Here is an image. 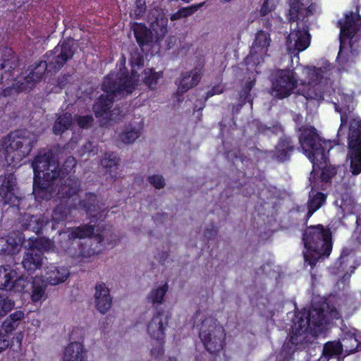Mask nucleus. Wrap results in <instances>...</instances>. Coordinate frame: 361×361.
<instances>
[{
	"instance_id": "dca6fc26",
	"label": "nucleus",
	"mask_w": 361,
	"mask_h": 361,
	"mask_svg": "<svg viewBox=\"0 0 361 361\" xmlns=\"http://www.w3.org/2000/svg\"><path fill=\"white\" fill-rule=\"evenodd\" d=\"M169 326V318L164 312H158L149 320L146 332L151 339L161 342L166 336Z\"/></svg>"
},
{
	"instance_id": "6e6d98bb",
	"label": "nucleus",
	"mask_w": 361,
	"mask_h": 361,
	"mask_svg": "<svg viewBox=\"0 0 361 361\" xmlns=\"http://www.w3.org/2000/svg\"><path fill=\"white\" fill-rule=\"evenodd\" d=\"M0 66H1V68L4 69V68H8V69H10V68H13L15 67V63L14 62H9L8 61H6V59L4 60V63H1L0 64Z\"/></svg>"
},
{
	"instance_id": "c03bdc74",
	"label": "nucleus",
	"mask_w": 361,
	"mask_h": 361,
	"mask_svg": "<svg viewBox=\"0 0 361 361\" xmlns=\"http://www.w3.org/2000/svg\"><path fill=\"white\" fill-rule=\"evenodd\" d=\"M119 159L114 153L105 154L101 159V165L109 170L116 167L118 163Z\"/></svg>"
},
{
	"instance_id": "423d86ee",
	"label": "nucleus",
	"mask_w": 361,
	"mask_h": 361,
	"mask_svg": "<svg viewBox=\"0 0 361 361\" xmlns=\"http://www.w3.org/2000/svg\"><path fill=\"white\" fill-rule=\"evenodd\" d=\"M300 147L305 156L312 164V173L322 170L321 177L323 181L328 182L336 173L331 166H327L326 150L332 148L331 141L322 140L313 127H305L299 137Z\"/></svg>"
},
{
	"instance_id": "49530a36",
	"label": "nucleus",
	"mask_w": 361,
	"mask_h": 361,
	"mask_svg": "<svg viewBox=\"0 0 361 361\" xmlns=\"http://www.w3.org/2000/svg\"><path fill=\"white\" fill-rule=\"evenodd\" d=\"M148 180L157 189H161L165 186V180L160 175H153L148 178Z\"/></svg>"
},
{
	"instance_id": "37998d69",
	"label": "nucleus",
	"mask_w": 361,
	"mask_h": 361,
	"mask_svg": "<svg viewBox=\"0 0 361 361\" xmlns=\"http://www.w3.org/2000/svg\"><path fill=\"white\" fill-rule=\"evenodd\" d=\"M15 279L16 280L14 281H11V286L8 288V290H13L15 292L19 293L23 292L27 285V277L22 275Z\"/></svg>"
},
{
	"instance_id": "c85d7f7f",
	"label": "nucleus",
	"mask_w": 361,
	"mask_h": 361,
	"mask_svg": "<svg viewBox=\"0 0 361 361\" xmlns=\"http://www.w3.org/2000/svg\"><path fill=\"white\" fill-rule=\"evenodd\" d=\"M48 224L42 215H30L25 214L21 219V225L25 230L38 233Z\"/></svg>"
},
{
	"instance_id": "0eeeda50",
	"label": "nucleus",
	"mask_w": 361,
	"mask_h": 361,
	"mask_svg": "<svg viewBox=\"0 0 361 361\" xmlns=\"http://www.w3.org/2000/svg\"><path fill=\"white\" fill-rule=\"evenodd\" d=\"M332 69V66L326 61H322L317 67L303 68L304 78L301 80L302 88L300 90L306 99L321 100L325 94L330 92Z\"/></svg>"
},
{
	"instance_id": "9d476101",
	"label": "nucleus",
	"mask_w": 361,
	"mask_h": 361,
	"mask_svg": "<svg viewBox=\"0 0 361 361\" xmlns=\"http://www.w3.org/2000/svg\"><path fill=\"white\" fill-rule=\"evenodd\" d=\"M225 333L223 327L216 319L205 317L200 328V338L205 348L211 353H216L223 349Z\"/></svg>"
},
{
	"instance_id": "4d7b16f0",
	"label": "nucleus",
	"mask_w": 361,
	"mask_h": 361,
	"mask_svg": "<svg viewBox=\"0 0 361 361\" xmlns=\"http://www.w3.org/2000/svg\"><path fill=\"white\" fill-rule=\"evenodd\" d=\"M137 7H138V11H135V16L140 15L145 11L144 5L142 4V0H137Z\"/></svg>"
},
{
	"instance_id": "338daca9",
	"label": "nucleus",
	"mask_w": 361,
	"mask_h": 361,
	"mask_svg": "<svg viewBox=\"0 0 361 361\" xmlns=\"http://www.w3.org/2000/svg\"><path fill=\"white\" fill-rule=\"evenodd\" d=\"M231 0H221L222 2L224 3H227V2H229Z\"/></svg>"
},
{
	"instance_id": "2f4dec72",
	"label": "nucleus",
	"mask_w": 361,
	"mask_h": 361,
	"mask_svg": "<svg viewBox=\"0 0 361 361\" xmlns=\"http://www.w3.org/2000/svg\"><path fill=\"white\" fill-rule=\"evenodd\" d=\"M16 269L9 265L0 266V289H6L11 286L12 280L18 276Z\"/></svg>"
},
{
	"instance_id": "bb28decb",
	"label": "nucleus",
	"mask_w": 361,
	"mask_h": 361,
	"mask_svg": "<svg viewBox=\"0 0 361 361\" xmlns=\"http://www.w3.org/2000/svg\"><path fill=\"white\" fill-rule=\"evenodd\" d=\"M103 238L101 235H92L81 246L80 255L89 257L101 252L103 248Z\"/></svg>"
},
{
	"instance_id": "20e7f679",
	"label": "nucleus",
	"mask_w": 361,
	"mask_h": 361,
	"mask_svg": "<svg viewBox=\"0 0 361 361\" xmlns=\"http://www.w3.org/2000/svg\"><path fill=\"white\" fill-rule=\"evenodd\" d=\"M76 161L73 157H69L64 165L63 171L59 170L58 159L56 155L49 151L43 154L38 155L32 163L34 171L33 193L37 198L49 200L52 195V187L47 183H41L42 180L49 183L56 179L61 173H68L75 166Z\"/></svg>"
},
{
	"instance_id": "6e6552de",
	"label": "nucleus",
	"mask_w": 361,
	"mask_h": 361,
	"mask_svg": "<svg viewBox=\"0 0 361 361\" xmlns=\"http://www.w3.org/2000/svg\"><path fill=\"white\" fill-rule=\"evenodd\" d=\"M305 251L304 258L305 263L311 267L321 258L329 256L331 249V235L329 229L322 225L308 227L302 238Z\"/></svg>"
},
{
	"instance_id": "c9c22d12",
	"label": "nucleus",
	"mask_w": 361,
	"mask_h": 361,
	"mask_svg": "<svg viewBox=\"0 0 361 361\" xmlns=\"http://www.w3.org/2000/svg\"><path fill=\"white\" fill-rule=\"evenodd\" d=\"M326 201V197L321 192L314 195L313 192L310 194V199L307 202V216L310 217L314 212L319 209Z\"/></svg>"
},
{
	"instance_id": "a878e982",
	"label": "nucleus",
	"mask_w": 361,
	"mask_h": 361,
	"mask_svg": "<svg viewBox=\"0 0 361 361\" xmlns=\"http://www.w3.org/2000/svg\"><path fill=\"white\" fill-rule=\"evenodd\" d=\"M202 74L200 68H195L190 72H187L181 75L178 84V92L183 93L197 85L201 79Z\"/></svg>"
},
{
	"instance_id": "de8ad7c7",
	"label": "nucleus",
	"mask_w": 361,
	"mask_h": 361,
	"mask_svg": "<svg viewBox=\"0 0 361 361\" xmlns=\"http://www.w3.org/2000/svg\"><path fill=\"white\" fill-rule=\"evenodd\" d=\"M203 5V3L192 5L188 7H184L180 8V13L183 18H186L190 16L193 13H195L199 8H200Z\"/></svg>"
},
{
	"instance_id": "bf43d9fd",
	"label": "nucleus",
	"mask_w": 361,
	"mask_h": 361,
	"mask_svg": "<svg viewBox=\"0 0 361 361\" xmlns=\"http://www.w3.org/2000/svg\"><path fill=\"white\" fill-rule=\"evenodd\" d=\"M74 206L75 207H80V208H83V209H86L87 211H90V207L88 206L85 202L83 201H79V204L78 205L75 202L73 203Z\"/></svg>"
},
{
	"instance_id": "13d9d810",
	"label": "nucleus",
	"mask_w": 361,
	"mask_h": 361,
	"mask_svg": "<svg viewBox=\"0 0 361 361\" xmlns=\"http://www.w3.org/2000/svg\"><path fill=\"white\" fill-rule=\"evenodd\" d=\"M353 62L351 61L346 60L341 66V68L345 71H349L352 68Z\"/></svg>"
},
{
	"instance_id": "774afa93",
	"label": "nucleus",
	"mask_w": 361,
	"mask_h": 361,
	"mask_svg": "<svg viewBox=\"0 0 361 361\" xmlns=\"http://www.w3.org/2000/svg\"><path fill=\"white\" fill-rule=\"evenodd\" d=\"M168 361H176L173 358H170Z\"/></svg>"
},
{
	"instance_id": "cd10ccee",
	"label": "nucleus",
	"mask_w": 361,
	"mask_h": 361,
	"mask_svg": "<svg viewBox=\"0 0 361 361\" xmlns=\"http://www.w3.org/2000/svg\"><path fill=\"white\" fill-rule=\"evenodd\" d=\"M341 343L346 353H353L361 346V336L355 329L348 330L344 332Z\"/></svg>"
},
{
	"instance_id": "8fccbe9b",
	"label": "nucleus",
	"mask_w": 361,
	"mask_h": 361,
	"mask_svg": "<svg viewBox=\"0 0 361 361\" xmlns=\"http://www.w3.org/2000/svg\"><path fill=\"white\" fill-rule=\"evenodd\" d=\"M92 117L91 116H79L78 118V124L83 128H89L92 123Z\"/></svg>"
},
{
	"instance_id": "4be33fe9",
	"label": "nucleus",
	"mask_w": 361,
	"mask_h": 361,
	"mask_svg": "<svg viewBox=\"0 0 361 361\" xmlns=\"http://www.w3.org/2000/svg\"><path fill=\"white\" fill-rule=\"evenodd\" d=\"M149 20L154 39H162L167 33L168 18L165 12L161 9L152 10Z\"/></svg>"
},
{
	"instance_id": "e2e57ef3",
	"label": "nucleus",
	"mask_w": 361,
	"mask_h": 361,
	"mask_svg": "<svg viewBox=\"0 0 361 361\" xmlns=\"http://www.w3.org/2000/svg\"><path fill=\"white\" fill-rule=\"evenodd\" d=\"M204 318V315L202 312H198L195 315V319L202 320Z\"/></svg>"
},
{
	"instance_id": "5701e85b",
	"label": "nucleus",
	"mask_w": 361,
	"mask_h": 361,
	"mask_svg": "<svg viewBox=\"0 0 361 361\" xmlns=\"http://www.w3.org/2000/svg\"><path fill=\"white\" fill-rule=\"evenodd\" d=\"M94 228L93 226L89 224H85L80 226L68 228L66 231L59 233V235L61 238H68V240L66 243H61V247L67 250L69 247V243L71 240L75 239H89L94 233Z\"/></svg>"
},
{
	"instance_id": "aec40b11",
	"label": "nucleus",
	"mask_w": 361,
	"mask_h": 361,
	"mask_svg": "<svg viewBox=\"0 0 361 361\" xmlns=\"http://www.w3.org/2000/svg\"><path fill=\"white\" fill-rule=\"evenodd\" d=\"M70 275L69 269L62 265L49 264L43 271V277L47 283L56 286L64 283Z\"/></svg>"
},
{
	"instance_id": "39448f33",
	"label": "nucleus",
	"mask_w": 361,
	"mask_h": 361,
	"mask_svg": "<svg viewBox=\"0 0 361 361\" xmlns=\"http://www.w3.org/2000/svg\"><path fill=\"white\" fill-rule=\"evenodd\" d=\"M289 22L290 33L287 37L288 51H302L310 44L307 20L309 16L316 12V6L311 0H289Z\"/></svg>"
},
{
	"instance_id": "864d4df0",
	"label": "nucleus",
	"mask_w": 361,
	"mask_h": 361,
	"mask_svg": "<svg viewBox=\"0 0 361 361\" xmlns=\"http://www.w3.org/2000/svg\"><path fill=\"white\" fill-rule=\"evenodd\" d=\"M23 338V334L21 332L17 333L12 339L11 345L13 346H15L16 345L17 348H20L22 344Z\"/></svg>"
},
{
	"instance_id": "473e14b6",
	"label": "nucleus",
	"mask_w": 361,
	"mask_h": 361,
	"mask_svg": "<svg viewBox=\"0 0 361 361\" xmlns=\"http://www.w3.org/2000/svg\"><path fill=\"white\" fill-rule=\"evenodd\" d=\"M134 34L140 46H144L154 39L152 30L143 25H136L134 27Z\"/></svg>"
},
{
	"instance_id": "052dcab7",
	"label": "nucleus",
	"mask_w": 361,
	"mask_h": 361,
	"mask_svg": "<svg viewBox=\"0 0 361 361\" xmlns=\"http://www.w3.org/2000/svg\"><path fill=\"white\" fill-rule=\"evenodd\" d=\"M171 20L172 21L179 20L180 18H183L182 15L180 13V10L179 9L177 12L174 13L171 16Z\"/></svg>"
},
{
	"instance_id": "c756f323",
	"label": "nucleus",
	"mask_w": 361,
	"mask_h": 361,
	"mask_svg": "<svg viewBox=\"0 0 361 361\" xmlns=\"http://www.w3.org/2000/svg\"><path fill=\"white\" fill-rule=\"evenodd\" d=\"M64 361H86V352L80 342H72L65 349Z\"/></svg>"
},
{
	"instance_id": "69168bd1",
	"label": "nucleus",
	"mask_w": 361,
	"mask_h": 361,
	"mask_svg": "<svg viewBox=\"0 0 361 361\" xmlns=\"http://www.w3.org/2000/svg\"><path fill=\"white\" fill-rule=\"evenodd\" d=\"M33 324L35 325V326H39L40 322L39 320H36V322L33 323Z\"/></svg>"
},
{
	"instance_id": "0e129e2a",
	"label": "nucleus",
	"mask_w": 361,
	"mask_h": 361,
	"mask_svg": "<svg viewBox=\"0 0 361 361\" xmlns=\"http://www.w3.org/2000/svg\"><path fill=\"white\" fill-rule=\"evenodd\" d=\"M350 47H351V54L354 55L355 50L353 49V44H352L351 41L350 42Z\"/></svg>"
},
{
	"instance_id": "58836bf2",
	"label": "nucleus",
	"mask_w": 361,
	"mask_h": 361,
	"mask_svg": "<svg viewBox=\"0 0 361 361\" xmlns=\"http://www.w3.org/2000/svg\"><path fill=\"white\" fill-rule=\"evenodd\" d=\"M343 350L341 342H329L324 345L322 355L329 360L333 356L340 355Z\"/></svg>"
},
{
	"instance_id": "603ef678",
	"label": "nucleus",
	"mask_w": 361,
	"mask_h": 361,
	"mask_svg": "<svg viewBox=\"0 0 361 361\" xmlns=\"http://www.w3.org/2000/svg\"><path fill=\"white\" fill-rule=\"evenodd\" d=\"M10 345V341L6 334L0 331V353L4 352Z\"/></svg>"
},
{
	"instance_id": "a211bd4d",
	"label": "nucleus",
	"mask_w": 361,
	"mask_h": 361,
	"mask_svg": "<svg viewBox=\"0 0 361 361\" xmlns=\"http://www.w3.org/2000/svg\"><path fill=\"white\" fill-rule=\"evenodd\" d=\"M144 118L135 116L119 135V139L125 144L133 143L143 133Z\"/></svg>"
},
{
	"instance_id": "b1692460",
	"label": "nucleus",
	"mask_w": 361,
	"mask_h": 361,
	"mask_svg": "<svg viewBox=\"0 0 361 361\" xmlns=\"http://www.w3.org/2000/svg\"><path fill=\"white\" fill-rule=\"evenodd\" d=\"M16 180L9 176L4 180L0 187V195L4 204H10L11 207H19L21 199L15 194Z\"/></svg>"
},
{
	"instance_id": "1a4fd4ad",
	"label": "nucleus",
	"mask_w": 361,
	"mask_h": 361,
	"mask_svg": "<svg viewBox=\"0 0 361 361\" xmlns=\"http://www.w3.org/2000/svg\"><path fill=\"white\" fill-rule=\"evenodd\" d=\"M37 141V135L27 130L11 133L3 142L8 157L19 162L28 156Z\"/></svg>"
},
{
	"instance_id": "e433bc0d",
	"label": "nucleus",
	"mask_w": 361,
	"mask_h": 361,
	"mask_svg": "<svg viewBox=\"0 0 361 361\" xmlns=\"http://www.w3.org/2000/svg\"><path fill=\"white\" fill-rule=\"evenodd\" d=\"M292 149L293 147L289 139H283L276 147L274 157L279 161H284L289 156V153Z\"/></svg>"
},
{
	"instance_id": "2eb2a0df",
	"label": "nucleus",
	"mask_w": 361,
	"mask_h": 361,
	"mask_svg": "<svg viewBox=\"0 0 361 361\" xmlns=\"http://www.w3.org/2000/svg\"><path fill=\"white\" fill-rule=\"evenodd\" d=\"M357 13L350 12L346 13L343 22H340L341 25V45L338 53V59H341V52L344 43V37L353 38L354 35L361 30V4L357 6Z\"/></svg>"
},
{
	"instance_id": "f704fd0d",
	"label": "nucleus",
	"mask_w": 361,
	"mask_h": 361,
	"mask_svg": "<svg viewBox=\"0 0 361 361\" xmlns=\"http://www.w3.org/2000/svg\"><path fill=\"white\" fill-rule=\"evenodd\" d=\"M168 285L165 283L152 289L147 297L148 302L154 305L161 304L168 290Z\"/></svg>"
},
{
	"instance_id": "ddd939ff",
	"label": "nucleus",
	"mask_w": 361,
	"mask_h": 361,
	"mask_svg": "<svg viewBox=\"0 0 361 361\" xmlns=\"http://www.w3.org/2000/svg\"><path fill=\"white\" fill-rule=\"evenodd\" d=\"M296 86L297 81L293 71H279L272 83L271 94L279 99L287 97L293 92Z\"/></svg>"
},
{
	"instance_id": "ea45409f",
	"label": "nucleus",
	"mask_w": 361,
	"mask_h": 361,
	"mask_svg": "<svg viewBox=\"0 0 361 361\" xmlns=\"http://www.w3.org/2000/svg\"><path fill=\"white\" fill-rule=\"evenodd\" d=\"M162 77L161 72H155L152 69L144 71V82L151 89H154L158 80Z\"/></svg>"
},
{
	"instance_id": "7ed1b4c3",
	"label": "nucleus",
	"mask_w": 361,
	"mask_h": 361,
	"mask_svg": "<svg viewBox=\"0 0 361 361\" xmlns=\"http://www.w3.org/2000/svg\"><path fill=\"white\" fill-rule=\"evenodd\" d=\"M138 80V75H136L134 72L130 77L122 72L119 75L111 73L106 77L102 84L104 93L99 97L94 105L96 116L116 120L120 114L119 110L114 109L109 111L114 100L131 93L137 85Z\"/></svg>"
},
{
	"instance_id": "a19ab883",
	"label": "nucleus",
	"mask_w": 361,
	"mask_h": 361,
	"mask_svg": "<svg viewBox=\"0 0 361 361\" xmlns=\"http://www.w3.org/2000/svg\"><path fill=\"white\" fill-rule=\"evenodd\" d=\"M14 307V300L10 299L6 295L0 293V317L5 316Z\"/></svg>"
},
{
	"instance_id": "393cba45",
	"label": "nucleus",
	"mask_w": 361,
	"mask_h": 361,
	"mask_svg": "<svg viewBox=\"0 0 361 361\" xmlns=\"http://www.w3.org/2000/svg\"><path fill=\"white\" fill-rule=\"evenodd\" d=\"M23 237L20 233H12L0 238V254L13 255L18 254L23 245Z\"/></svg>"
},
{
	"instance_id": "4468645a",
	"label": "nucleus",
	"mask_w": 361,
	"mask_h": 361,
	"mask_svg": "<svg viewBox=\"0 0 361 361\" xmlns=\"http://www.w3.org/2000/svg\"><path fill=\"white\" fill-rule=\"evenodd\" d=\"M271 42L270 34L264 30H258L252 43L250 53L247 59V63L259 64L264 61Z\"/></svg>"
},
{
	"instance_id": "6ab92c4d",
	"label": "nucleus",
	"mask_w": 361,
	"mask_h": 361,
	"mask_svg": "<svg viewBox=\"0 0 361 361\" xmlns=\"http://www.w3.org/2000/svg\"><path fill=\"white\" fill-rule=\"evenodd\" d=\"M353 98L350 94L341 95L338 104H335L336 110L341 114V126L338 131V135L340 134L341 128L347 124L348 119L350 120V123L355 120L360 121L359 118L355 117L353 114ZM350 126L351 124H350Z\"/></svg>"
},
{
	"instance_id": "7c9ffc66",
	"label": "nucleus",
	"mask_w": 361,
	"mask_h": 361,
	"mask_svg": "<svg viewBox=\"0 0 361 361\" xmlns=\"http://www.w3.org/2000/svg\"><path fill=\"white\" fill-rule=\"evenodd\" d=\"M24 312L18 310L10 314L1 324V329L2 333L8 335L16 330L21 320L24 318Z\"/></svg>"
},
{
	"instance_id": "72a5a7b5",
	"label": "nucleus",
	"mask_w": 361,
	"mask_h": 361,
	"mask_svg": "<svg viewBox=\"0 0 361 361\" xmlns=\"http://www.w3.org/2000/svg\"><path fill=\"white\" fill-rule=\"evenodd\" d=\"M46 285L39 280H35L30 294L31 300L34 303H42L47 299Z\"/></svg>"
},
{
	"instance_id": "09e8293b",
	"label": "nucleus",
	"mask_w": 361,
	"mask_h": 361,
	"mask_svg": "<svg viewBox=\"0 0 361 361\" xmlns=\"http://www.w3.org/2000/svg\"><path fill=\"white\" fill-rule=\"evenodd\" d=\"M255 84V81L253 80H250L246 82L245 88L242 90L240 94V98L242 102H244L245 99L248 98L249 92Z\"/></svg>"
},
{
	"instance_id": "3c124183",
	"label": "nucleus",
	"mask_w": 361,
	"mask_h": 361,
	"mask_svg": "<svg viewBox=\"0 0 361 361\" xmlns=\"http://www.w3.org/2000/svg\"><path fill=\"white\" fill-rule=\"evenodd\" d=\"M224 87L223 85L219 84L214 86L210 90L207 92V99L215 94H219L224 92Z\"/></svg>"
},
{
	"instance_id": "5fc2aeb1",
	"label": "nucleus",
	"mask_w": 361,
	"mask_h": 361,
	"mask_svg": "<svg viewBox=\"0 0 361 361\" xmlns=\"http://www.w3.org/2000/svg\"><path fill=\"white\" fill-rule=\"evenodd\" d=\"M164 350L162 346L159 345L157 348L152 349L151 353L154 357H159L163 355Z\"/></svg>"
},
{
	"instance_id": "412c9836",
	"label": "nucleus",
	"mask_w": 361,
	"mask_h": 361,
	"mask_svg": "<svg viewBox=\"0 0 361 361\" xmlns=\"http://www.w3.org/2000/svg\"><path fill=\"white\" fill-rule=\"evenodd\" d=\"M94 306L102 314H106L112 306V297L109 288L103 282L97 283L94 287Z\"/></svg>"
},
{
	"instance_id": "f03ea898",
	"label": "nucleus",
	"mask_w": 361,
	"mask_h": 361,
	"mask_svg": "<svg viewBox=\"0 0 361 361\" xmlns=\"http://www.w3.org/2000/svg\"><path fill=\"white\" fill-rule=\"evenodd\" d=\"M75 42L68 39L57 45L47 54V61H41L30 66L13 84L12 88L18 92L30 91L40 81L47 68L56 72L73 56Z\"/></svg>"
},
{
	"instance_id": "9b49d317",
	"label": "nucleus",
	"mask_w": 361,
	"mask_h": 361,
	"mask_svg": "<svg viewBox=\"0 0 361 361\" xmlns=\"http://www.w3.org/2000/svg\"><path fill=\"white\" fill-rule=\"evenodd\" d=\"M80 186V183L78 180L75 178H72L69 177L65 181V184L61 185L56 195L59 198H68V200L66 202L65 205H59L56 207V209L53 211L52 219H51V229H56V224H59L60 222L63 221L68 213L70 212V209L68 206H71L72 204L70 202V198L76 195L78 188Z\"/></svg>"
},
{
	"instance_id": "f8f14e48",
	"label": "nucleus",
	"mask_w": 361,
	"mask_h": 361,
	"mask_svg": "<svg viewBox=\"0 0 361 361\" xmlns=\"http://www.w3.org/2000/svg\"><path fill=\"white\" fill-rule=\"evenodd\" d=\"M350 171L353 175L361 173V121L355 120L348 133Z\"/></svg>"
},
{
	"instance_id": "4c0bfd02",
	"label": "nucleus",
	"mask_w": 361,
	"mask_h": 361,
	"mask_svg": "<svg viewBox=\"0 0 361 361\" xmlns=\"http://www.w3.org/2000/svg\"><path fill=\"white\" fill-rule=\"evenodd\" d=\"M72 123L71 114L65 113L62 116H60L55 121L53 131L54 134L59 135L68 129Z\"/></svg>"
},
{
	"instance_id": "f257e3e1",
	"label": "nucleus",
	"mask_w": 361,
	"mask_h": 361,
	"mask_svg": "<svg viewBox=\"0 0 361 361\" xmlns=\"http://www.w3.org/2000/svg\"><path fill=\"white\" fill-rule=\"evenodd\" d=\"M339 317V312L326 302L312 303L310 309H304L295 315L289 342L283 345V350L292 353L297 350L305 349L315 336L326 329L331 320Z\"/></svg>"
},
{
	"instance_id": "a18cd8bd",
	"label": "nucleus",
	"mask_w": 361,
	"mask_h": 361,
	"mask_svg": "<svg viewBox=\"0 0 361 361\" xmlns=\"http://www.w3.org/2000/svg\"><path fill=\"white\" fill-rule=\"evenodd\" d=\"M278 2V0H264V2L260 9L262 16H266L269 12L273 11Z\"/></svg>"
},
{
	"instance_id": "79ce46f5",
	"label": "nucleus",
	"mask_w": 361,
	"mask_h": 361,
	"mask_svg": "<svg viewBox=\"0 0 361 361\" xmlns=\"http://www.w3.org/2000/svg\"><path fill=\"white\" fill-rule=\"evenodd\" d=\"M28 241L32 242L35 245V244L37 245V249L41 250L42 252H43V250L47 251V252H51V251H54L55 249V245H54V242H52L51 240H50L49 239L29 238Z\"/></svg>"
},
{
	"instance_id": "f3484780",
	"label": "nucleus",
	"mask_w": 361,
	"mask_h": 361,
	"mask_svg": "<svg viewBox=\"0 0 361 361\" xmlns=\"http://www.w3.org/2000/svg\"><path fill=\"white\" fill-rule=\"evenodd\" d=\"M25 250L21 262L23 267L27 271L33 273L42 265L43 252L37 249V245L28 240L25 245Z\"/></svg>"
},
{
	"instance_id": "680f3d73",
	"label": "nucleus",
	"mask_w": 361,
	"mask_h": 361,
	"mask_svg": "<svg viewBox=\"0 0 361 361\" xmlns=\"http://www.w3.org/2000/svg\"><path fill=\"white\" fill-rule=\"evenodd\" d=\"M262 20L264 26L267 29H270L272 24L269 22V18H263Z\"/></svg>"
}]
</instances>
